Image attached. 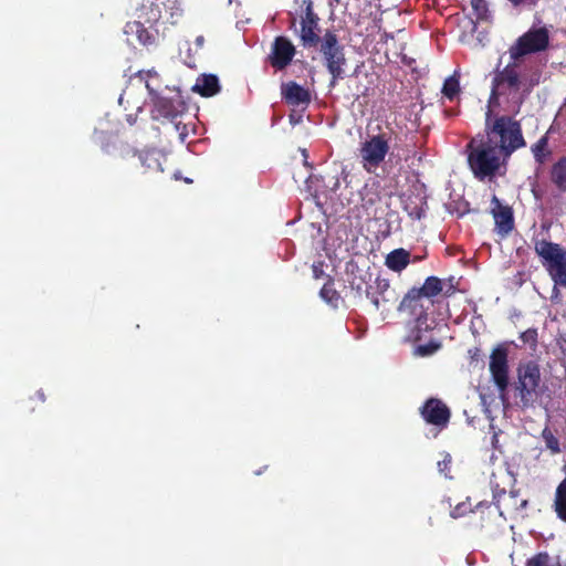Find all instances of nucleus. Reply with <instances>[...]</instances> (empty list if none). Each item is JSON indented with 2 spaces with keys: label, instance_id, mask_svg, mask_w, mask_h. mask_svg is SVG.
Instances as JSON below:
<instances>
[{
  "label": "nucleus",
  "instance_id": "f257e3e1",
  "mask_svg": "<svg viewBox=\"0 0 566 566\" xmlns=\"http://www.w3.org/2000/svg\"><path fill=\"white\" fill-rule=\"evenodd\" d=\"M159 3L170 11V23L176 24L182 15V8L179 0H156L148 4H142L138 9V20L129 21L124 28L128 36H135L137 42L144 46L155 45L158 41V22L161 18Z\"/></svg>",
  "mask_w": 566,
  "mask_h": 566
},
{
  "label": "nucleus",
  "instance_id": "f03ea898",
  "mask_svg": "<svg viewBox=\"0 0 566 566\" xmlns=\"http://www.w3.org/2000/svg\"><path fill=\"white\" fill-rule=\"evenodd\" d=\"M400 157L405 151L403 138L400 133H397L392 127H387L386 130L377 135L369 136L360 144L358 148V158L361 167L369 174H374L384 163L386 156Z\"/></svg>",
  "mask_w": 566,
  "mask_h": 566
},
{
  "label": "nucleus",
  "instance_id": "7ed1b4c3",
  "mask_svg": "<svg viewBox=\"0 0 566 566\" xmlns=\"http://www.w3.org/2000/svg\"><path fill=\"white\" fill-rule=\"evenodd\" d=\"M481 135L509 158L526 145L520 122L507 115L493 117L490 108L485 113L484 134Z\"/></svg>",
  "mask_w": 566,
  "mask_h": 566
},
{
  "label": "nucleus",
  "instance_id": "20e7f679",
  "mask_svg": "<svg viewBox=\"0 0 566 566\" xmlns=\"http://www.w3.org/2000/svg\"><path fill=\"white\" fill-rule=\"evenodd\" d=\"M468 165L473 176L480 180L494 177L502 166L506 165L509 157L489 143L481 134L473 137L465 146Z\"/></svg>",
  "mask_w": 566,
  "mask_h": 566
},
{
  "label": "nucleus",
  "instance_id": "39448f33",
  "mask_svg": "<svg viewBox=\"0 0 566 566\" xmlns=\"http://www.w3.org/2000/svg\"><path fill=\"white\" fill-rule=\"evenodd\" d=\"M318 51L322 55L323 64L331 74L328 86L335 87L339 80L345 77V69L347 59L345 48L338 41V36L334 30H326L322 36Z\"/></svg>",
  "mask_w": 566,
  "mask_h": 566
},
{
  "label": "nucleus",
  "instance_id": "423d86ee",
  "mask_svg": "<svg viewBox=\"0 0 566 566\" xmlns=\"http://www.w3.org/2000/svg\"><path fill=\"white\" fill-rule=\"evenodd\" d=\"M541 369L537 363L530 360L517 368L516 390L523 407H531L543 394Z\"/></svg>",
  "mask_w": 566,
  "mask_h": 566
},
{
  "label": "nucleus",
  "instance_id": "0eeeda50",
  "mask_svg": "<svg viewBox=\"0 0 566 566\" xmlns=\"http://www.w3.org/2000/svg\"><path fill=\"white\" fill-rule=\"evenodd\" d=\"M136 76L140 78V81H145V86L148 90L150 102H151V118L155 120L160 119H175L180 111L176 101L172 98L164 97L158 94V85L155 86L153 80L158 82V74L155 70L149 71H138Z\"/></svg>",
  "mask_w": 566,
  "mask_h": 566
},
{
  "label": "nucleus",
  "instance_id": "6e6552de",
  "mask_svg": "<svg viewBox=\"0 0 566 566\" xmlns=\"http://www.w3.org/2000/svg\"><path fill=\"white\" fill-rule=\"evenodd\" d=\"M535 252L543 259L555 285L566 287V251L559 244L546 240L535 242Z\"/></svg>",
  "mask_w": 566,
  "mask_h": 566
},
{
  "label": "nucleus",
  "instance_id": "1a4fd4ad",
  "mask_svg": "<svg viewBox=\"0 0 566 566\" xmlns=\"http://www.w3.org/2000/svg\"><path fill=\"white\" fill-rule=\"evenodd\" d=\"M535 252L543 259L555 285L566 287V251L559 244L546 240L535 242Z\"/></svg>",
  "mask_w": 566,
  "mask_h": 566
},
{
  "label": "nucleus",
  "instance_id": "9d476101",
  "mask_svg": "<svg viewBox=\"0 0 566 566\" xmlns=\"http://www.w3.org/2000/svg\"><path fill=\"white\" fill-rule=\"evenodd\" d=\"M549 45V31L546 27L531 28L522 34L510 48L511 59L518 60L525 55L547 50Z\"/></svg>",
  "mask_w": 566,
  "mask_h": 566
},
{
  "label": "nucleus",
  "instance_id": "9b49d317",
  "mask_svg": "<svg viewBox=\"0 0 566 566\" xmlns=\"http://www.w3.org/2000/svg\"><path fill=\"white\" fill-rule=\"evenodd\" d=\"M304 14L301 17V29L297 33L300 43L305 49L317 48L321 45L319 18L314 12L312 0H304Z\"/></svg>",
  "mask_w": 566,
  "mask_h": 566
},
{
  "label": "nucleus",
  "instance_id": "f8f14e48",
  "mask_svg": "<svg viewBox=\"0 0 566 566\" xmlns=\"http://www.w3.org/2000/svg\"><path fill=\"white\" fill-rule=\"evenodd\" d=\"M366 297L376 311L388 312L397 303L399 294L391 287L389 279L378 275L374 284L367 287Z\"/></svg>",
  "mask_w": 566,
  "mask_h": 566
},
{
  "label": "nucleus",
  "instance_id": "ddd939ff",
  "mask_svg": "<svg viewBox=\"0 0 566 566\" xmlns=\"http://www.w3.org/2000/svg\"><path fill=\"white\" fill-rule=\"evenodd\" d=\"M118 156L122 159L137 156L142 167L144 168V172H158L164 170L161 167V159H165V157L155 148L138 151L128 144L120 143L118 147Z\"/></svg>",
  "mask_w": 566,
  "mask_h": 566
},
{
  "label": "nucleus",
  "instance_id": "4468645a",
  "mask_svg": "<svg viewBox=\"0 0 566 566\" xmlns=\"http://www.w3.org/2000/svg\"><path fill=\"white\" fill-rule=\"evenodd\" d=\"M489 368L499 391L505 392L510 384L507 349L505 347L497 346L492 350Z\"/></svg>",
  "mask_w": 566,
  "mask_h": 566
},
{
  "label": "nucleus",
  "instance_id": "2eb2a0df",
  "mask_svg": "<svg viewBox=\"0 0 566 566\" xmlns=\"http://www.w3.org/2000/svg\"><path fill=\"white\" fill-rule=\"evenodd\" d=\"M295 54L296 49L292 41L286 36L279 35L274 38L268 61L273 69L282 71L292 63Z\"/></svg>",
  "mask_w": 566,
  "mask_h": 566
},
{
  "label": "nucleus",
  "instance_id": "dca6fc26",
  "mask_svg": "<svg viewBox=\"0 0 566 566\" xmlns=\"http://www.w3.org/2000/svg\"><path fill=\"white\" fill-rule=\"evenodd\" d=\"M419 410L427 423L440 429L446 428L451 418L450 408L439 398L427 399Z\"/></svg>",
  "mask_w": 566,
  "mask_h": 566
},
{
  "label": "nucleus",
  "instance_id": "f3484780",
  "mask_svg": "<svg viewBox=\"0 0 566 566\" xmlns=\"http://www.w3.org/2000/svg\"><path fill=\"white\" fill-rule=\"evenodd\" d=\"M521 84L520 74L515 64H507L497 71L492 80L490 101L497 99L506 91H518Z\"/></svg>",
  "mask_w": 566,
  "mask_h": 566
},
{
  "label": "nucleus",
  "instance_id": "a211bd4d",
  "mask_svg": "<svg viewBox=\"0 0 566 566\" xmlns=\"http://www.w3.org/2000/svg\"><path fill=\"white\" fill-rule=\"evenodd\" d=\"M345 273L347 276L349 289L352 290L354 295L357 297H361L363 294L366 295L367 287L371 286V274L361 270L354 261H349L346 263Z\"/></svg>",
  "mask_w": 566,
  "mask_h": 566
},
{
  "label": "nucleus",
  "instance_id": "6ab92c4d",
  "mask_svg": "<svg viewBox=\"0 0 566 566\" xmlns=\"http://www.w3.org/2000/svg\"><path fill=\"white\" fill-rule=\"evenodd\" d=\"M492 202L495 207L492 214L495 222V231L502 238L507 237L514 228V217L512 209L509 206H502L496 196H493Z\"/></svg>",
  "mask_w": 566,
  "mask_h": 566
},
{
  "label": "nucleus",
  "instance_id": "aec40b11",
  "mask_svg": "<svg viewBox=\"0 0 566 566\" xmlns=\"http://www.w3.org/2000/svg\"><path fill=\"white\" fill-rule=\"evenodd\" d=\"M281 94L283 99L293 106L304 105L307 106L311 103V94L308 90L304 88L294 81L283 83L281 86Z\"/></svg>",
  "mask_w": 566,
  "mask_h": 566
},
{
  "label": "nucleus",
  "instance_id": "412c9836",
  "mask_svg": "<svg viewBox=\"0 0 566 566\" xmlns=\"http://www.w3.org/2000/svg\"><path fill=\"white\" fill-rule=\"evenodd\" d=\"M402 209L412 220H420L427 210V200L420 193L403 195L401 197Z\"/></svg>",
  "mask_w": 566,
  "mask_h": 566
},
{
  "label": "nucleus",
  "instance_id": "4be33fe9",
  "mask_svg": "<svg viewBox=\"0 0 566 566\" xmlns=\"http://www.w3.org/2000/svg\"><path fill=\"white\" fill-rule=\"evenodd\" d=\"M422 298L423 297L419 294L417 287H412L402 297L398 305V311L401 313H407L412 317L416 315H421L428 311V307H424L422 304Z\"/></svg>",
  "mask_w": 566,
  "mask_h": 566
},
{
  "label": "nucleus",
  "instance_id": "5701e85b",
  "mask_svg": "<svg viewBox=\"0 0 566 566\" xmlns=\"http://www.w3.org/2000/svg\"><path fill=\"white\" fill-rule=\"evenodd\" d=\"M410 261V252L403 248H398L386 255L385 265L389 270L400 273L409 265Z\"/></svg>",
  "mask_w": 566,
  "mask_h": 566
},
{
  "label": "nucleus",
  "instance_id": "b1692460",
  "mask_svg": "<svg viewBox=\"0 0 566 566\" xmlns=\"http://www.w3.org/2000/svg\"><path fill=\"white\" fill-rule=\"evenodd\" d=\"M518 491H511L507 494L505 490H501L500 492L494 493L493 502L497 506V509H500L501 500L504 499V501L509 502L507 504H505L506 509L512 511H522L527 507L528 501L526 499L518 500Z\"/></svg>",
  "mask_w": 566,
  "mask_h": 566
},
{
  "label": "nucleus",
  "instance_id": "393cba45",
  "mask_svg": "<svg viewBox=\"0 0 566 566\" xmlns=\"http://www.w3.org/2000/svg\"><path fill=\"white\" fill-rule=\"evenodd\" d=\"M549 180L558 191L566 192V155L552 165Z\"/></svg>",
  "mask_w": 566,
  "mask_h": 566
},
{
  "label": "nucleus",
  "instance_id": "a878e982",
  "mask_svg": "<svg viewBox=\"0 0 566 566\" xmlns=\"http://www.w3.org/2000/svg\"><path fill=\"white\" fill-rule=\"evenodd\" d=\"M193 91L203 97H211L220 91L219 80L213 74L203 75L197 80Z\"/></svg>",
  "mask_w": 566,
  "mask_h": 566
},
{
  "label": "nucleus",
  "instance_id": "bb28decb",
  "mask_svg": "<svg viewBox=\"0 0 566 566\" xmlns=\"http://www.w3.org/2000/svg\"><path fill=\"white\" fill-rule=\"evenodd\" d=\"M552 509L556 517L566 524V478L556 486Z\"/></svg>",
  "mask_w": 566,
  "mask_h": 566
},
{
  "label": "nucleus",
  "instance_id": "cd10ccee",
  "mask_svg": "<svg viewBox=\"0 0 566 566\" xmlns=\"http://www.w3.org/2000/svg\"><path fill=\"white\" fill-rule=\"evenodd\" d=\"M443 290V281L438 276H428L421 287L417 291L422 297L432 298L439 295Z\"/></svg>",
  "mask_w": 566,
  "mask_h": 566
},
{
  "label": "nucleus",
  "instance_id": "c85d7f7f",
  "mask_svg": "<svg viewBox=\"0 0 566 566\" xmlns=\"http://www.w3.org/2000/svg\"><path fill=\"white\" fill-rule=\"evenodd\" d=\"M319 296L332 307L337 308L342 302L339 292L334 287V279L328 276L327 282L319 291Z\"/></svg>",
  "mask_w": 566,
  "mask_h": 566
},
{
  "label": "nucleus",
  "instance_id": "c756f323",
  "mask_svg": "<svg viewBox=\"0 0 566 566\" xmlns=\"http://www.w3.org/2000/svg\"><path fill=\"white\" fill-rule=\"evenodd\" d=\"M531 150L535 161L538 165H543L552 154L551 149L548 148L547 135L542 136L534 145H532Z\"/></svg>",
  "mask_w": 566,
  "mask_h": 566
},
{
  "label": "nucleus",
  "instance_id": "7c9ffc66",
  "mask_svg": "<svg viewBox=\"0 0 566 566\" xmlns=\"http://www.w3.org/2000/svg\"><path fill=\"white\" fill-rule=\"evenodd\" d=\"M490 505L491 504L489 502H480L473 509L469 502H461L451 510L450 515L452 518H459L467 515L468 513L479 511L483 507H490Z\"/></svg>",
  "mask_w": 566,
  "mask_h": 566
},
{
  "label": "nucleus",
  "instance_id": "2f4dec72",
  "mask_svg": "<svg viewBox=\"0 0 566 566\" xmlns=\"http://www.w3.org/2000/svg\"><path fill=\"white\" fill-rule=\"evenodd\" d=\"M415 326L412 328V338L415 342H418L422 338V333L431 329V326L428 324V312L422 313L421 315L413 316Z\"/></svg>",
  "mask_w": 566,
  "mask_h": 566
},
{
  "label": "nucleus",
  "instance_id": "473e14b6",
  "mask_svg": "<svg viewBox=\"0 0 566 566\" xmlns=\"http://www.w3.org/2000/svg\"><path fill=\"white\" fill-rule=\"evenodd\" d=\"M442 94L448 99L452 101L460 93V82L459 77L455 75L449 76L446 78L442 86Z\"/></svg>",
  "mask_w": 566,
  "mask_h": 566
},
{
  "label": "nucleus",
  "instance_id": "72a5a7b5",
  "mask_svg": "<svg viewBox=\"0 0 566 566\" xmlns=\"http://www.w3.org/2000/svg\"><path fill=\"white\" fill-rule=\"evenodd\" d=\"M542 436L545 441L546 448L549 449L552 453L555 454L560 452L559 441L548 428H545L543 430Z\"/></svg>",
  "mask_w": 566,
  "mask_h": 566
},
{
  "label": "nucleus",
  "instance_id": "f704fd0d",
  "mask_svg": "<svg viewBox=\"0 0 566 566\" xmlns=\"http://www.w3.org/2000/svg\"><path fill=\"white\" fill-rule=\"evenodd\" d=\"M441 348L439 340L431 339L429 343L419 345L416 348V353L420 356H430Z\"/></svg>",
  "mask_w": 566,
  "mask_h": 566
},
{
  "label": "nucleus",
  "instance_id": "c9c22d12",
  "mask_svg": "<svg viewBox=\"0 0 566 566\" xmlns=\"http://www.w3.org/2000/svg\"><path fill=\"white\" fill-rule=\"evenodd\" d=\"M523 344L535 345L537 342V331L535 328H528L520 335Z\"/></svg>",
  "mask_w": 566,
  "mask_h": 566
},
{
  "label": "nucleus",
  "instance_id": "e433bc0d",
  "mask_svg": "<svg viewBox=\"0 0 566 566\" xmlns=\"http://www.w3.org/2000/svg\"><path fill=\"white\" fill-rule=\"evenodd\" d=\"M471 3L479 18H482L486 13L488 6L485 0H472Z\"/></svg>",
  "mask_w": 566,
  "mask_h": 566
},
{
  "label": "nucleus",
  "instance_id": "4c0bfd02",
  "mask_svg": "<svg viewBox=\"0 0 566 566\" xmlns=\"http://www.w3.org/2000/svg\"><path fill=\"white\" fill-rule=\"evenodd\" d=\"M312 272L314 279H321L325 274L323 270V262L314 263L312 266Z\"/></svg>",
  "mask_w": 566,
  "mask_h": 566
},
{
  "label": "nucleus",
  "instance_id": "58836bf2",
  "mask_svg": "<svg viewBox=\"0 0 566 566\" xmlns=\"http://www.w3.org/2000/svg\"><path fill=\"white\" fill-rule=\"evenodd\" d=\"M469 356H470L471 363L480 361L481 360V349L479 347L469 349Z\"/></svg>",
  "mask_w": 566,
  "mask_h": 566
},
{
  "label": "nucleus",
  "instance_id": "ea45409f",
  "mask_svg": "<svg viewBox=\"0 0 566 566\" xmlns=\"http://www.w3.org/2000/svg\"><path fill=\"white\" fill-rule=\"evenodd\" d=\"M451 458L447 455L442 461L438 462V468L440 472H446L450 469Z\"/></svg>",
  "mask_w": 566,
  "mask_h": 566
},
{
  "label": "nucleus",
  "instance_id": "a19ab883",
  "mask_svg": "<svg viewBox=\"0 0 566 566\" xmlns=\"http://www.w3.org/2000/svg\"><path fill=\"white\" fill-rule=\"evenodd\" d=\"M132 97H133V92H132V90H125V91L120 94L118 102H119V104H120V105H124V103H125V102H126L127 104H129V102H130V98H132Z\"/></svg>",
  "mask_w": 566,
  "mask_h": 566
},
{
  "label": "nucleus",
  "instance_id": "79ce46f5",
  "mask_svg": "<svg viewBox=\"0 0 566 566\" xmlns=\"http://www.w3.org/2000/svg\"><path fill=\"white\" fill-rule=\"evenodd\" d=\"M289 119L292 125H296L301 122L302 115H297L295 112H293L289 115Z\"/></svg>",
  "mask_w": 566,
  "mask_h": 566
},
{
  "label": "nucleus",
  "instance_id": "37998d69",
  "mask_svg": "<svg viewBox=\"0 0 566 566\" xmlns=\"http://www.w3.org/2000/svg\"><path fill=\"white\" fill-rule=\"evenodd\" d=\"M196 44H197V46H198L199 49H201V48L203 46V44H205V38H203V35H198V36L196 38Z\"/></svg>",
  "mask_w": 566,
  "mask_h": 566
},
{
  "label": "nucleus",
  "instance_id": "c03bdc74",
  "mask_svg": "<svg viewBox=\"0 0 566 566\" xmlns=\"http://www.w3.org/2000/svg\"><path fill=\"white\" fill-rule=\"evenodd\" d=\"M35 397L41 401V402H44L45 401V395L43 392V390H38L35 392Z\"/></svg>",
  "mask_w": 566,
  "mask_h": 566
},
{
  "label": "nucleus",
  "instance_id": "a18cd8bd",
  "mask_svg": "<svg viewBox=\"0 0 566 566\" xmlns=\"http://www.w3.org/2000/svg\"><path fill=\"white\" fill-rule=\"evenodd\" d=\"M133 109H135V111H136V114H137V113H139V112H142V109H143L142 103H140L139 101H136V102L134 103V105H133Z\"/></svg>",
  "mask_w": 566,
  "mask_h": 566
},
{
  "label": "nucleus",
  "instance_id": "49530a36",
  "mask_svg": "<svg viewBox=\"0 0 566 566\" xmlns=\"http://www.w3.org/2000/svg\"><path fill=\"white\" fill-rule=\"evenodd\" d=\"M135 116H136V114H135V115H134V114H127V122H128L129 124H134V123H135V120H136V117H135Z\"/></svg>",
  "mask_w": 566,
  "mask_h": 566
},
{
  "label": "nucleus",
  "instance_id": "de8ad7c7",
  "mask_svg": "<svg viewBox=\"0 0 566 566\" xmlns=\"http://www.w3.org/2000/svg\"><path fill=\"white\" fill-rule=\"evenodd\" d=\"M295 22H296V20H295V18H293L292 23H291V28L295 27Z\"/></svg>",
  "mask_w": 566,
  "mask_h": 566
},
{
  "label": "nucleus",
  "instance_id": "09e8293b",
  "mask_svg": "<svg viewBox=\"0 0 566 566\" xmlns=\"http://www.w3.org/2000/svg\"><path fill=\"white\" fill-rule=\"evenodd\" d=\"M336 2H339V0H335Z\"/></svg>",
  "mask_w": 566,
  "mask_h": 566
}]
</instances>
